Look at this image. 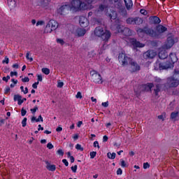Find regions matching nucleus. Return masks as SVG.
<instances>
[{
	"mask_svg": "<svg viewBox=\"0 0 179 179\" xmlns=\"http://www.w3.org/2000/svg\"><path fill=\"white\" fill-rule=\"evenodd\" d=\"M93 3V0H72L70 4L62 6L58 10V13L65 15L69 10L73 12H79L80 10H86L90 9V5Z\"/></svg>",
	"mask_w": 179,
	"mask_h": 179,
	"instance_id": "f257e3e1",
	"label": "nucleus"
},
{
	"mask_svg": "<svg viewBox=\"0 0 179 179\" xmlns=\"http://www.w3.org/2000/svg\"><path fill=\"white\" fill-rule=\"evenodd\" d=\"M118 60L122 63V66H127L130 65V71L138 72L141 71V66L138 63L134 61L131 57L127 56L124 52L119 54Z\"/></svg>",
	"mask_w": 179,
	"mask_h": 179,
	"instance_id": "f03ea898",
	"label": "nucleus"
},
{
	"mask_svg": "<svg viewBox=\"0 0 179 179\" xmlns=\"http://www.w3.org/2000/svg\"><path fill=\"white\" fill-rule=\"evenodd\" d=\"M167 31V27L159 24L156 27L155 31L153 30V29H148L146 30V33L148 36H150V37H155L156 38H159L163 33Z\"/></svg>",
	"mask_w": 179,
	"mask_h": 179,
	"instance_id": "7ed1b4c3",
	"label": "nucleus"
},
{
	"mask_svg": "<svg viewBox=\"0 0 179 179\" xmlns=\"http://www.w3.org/2000/svg\"><path fill=\"white\" fill-rule=\"evenodd\" d=\"M94 34L96 37H100L105 43H107L111 37V33L109 31L104 30L101 27L95 28Z\"/></svg>",
	"mask_w": 179,
	"mask_h": 179,
	"instance_id": "20e7f679",
	"label": "nucleus"
},
{
	"mask_svg": "<svg viewBox=\"0 0 179 179\" xmlns=\"http://www.w3.org/2000/svg\"><path fill=\"white\" fill-rule=\"evenodd\" d=\"M174 66L170 62H157L155 64V69H159V71H166L167 69H170L173 68Z\"/></svg>",
	"mask_w": 179,
	"mask_h": 179,
	"instance_id": "39448f33",
	"label": "nucleus"
},
{
	"mask_svg": "<svg viewBox=\"0 0 179 179\" xmlns=\"http://www.w3.org/2000/svg\"><path fill=\"white\" fill-rule=\"evenodd\" d=\"M90 75L92 76V82H94V83H98L99 85H101V83H103V79L101 78V76L96 71H91Z\"/></svg>",
	"mask_w": 179,
	"mask_h": 179,
	"instance_id": "423d86ee",
	"label": "nucleus"
},
{
	"mask_svg": "<svg viewBox=\"0 0 179 179\" xmlns=\"http://www.w3.org/2000/svg\"><path fill=\"white\" fill-rule=\"evenodd\" d=\"M178 40L174 39V36H169L167 38L166 42L163 45V48L164 50H170L173 45H174L175 43H177Z\"/></svg>",
	"mask_w": 179,
	"mask_h": 179,
	"instance_id": "0eeeda50",
	"label": "nucleus"
},
{
	"mask_svg": "<svg viewBox=\"0 0 179 179\" xmlns=\"http://www.w3.org/2000/svg\"><path fill=\"white\" fill-rule=\"evenodd\" d=\"M117 29L118 33H122L124 36H132V31L129 29V28L124 27L121 25H117Z\"/></svg>",
	"mask_w": 179,
	"mask_h": 179,
	"instance_id": "6e6552de",
	"label": "nucleus"
},
{
	"mask_svg": "<svg viewBox=\"0 0 179 179\" xmlns=\"http://www.w3.org/2000/svg\"><path fill=\"white\" fill-rule=\"evenodd\" d=\"M178 85V80H175L174 77H170L167 78L166 86H168V87H177Z\"/></svg>",
	"mask_w": 179,
	"mask_h": 179,
	"instance_id": "1a4fd4ad",
	"label": "nucleus"
},
{
	"mask_svg": "<svg viewBox=\"0 0 179 179\" xmlns=\"http://www.w3.org/2000/svg\"><path fill=\"white\" fill-rule=\"evenodd\" d=\"M153 83H148L146 85H141L139 87L141 90L138 91V93H141V92H152V87H153Z\"/></svg>",
	"mask_w": 179,
	"mask_h": 179,
	"instance_id": "9d476101",
	"label": "nucleus"
},
{
	"mask_svg": "<svg viewBox=\"0 0 179 179\" xmlns=\"http://www.w3.org/2000/svg\"><path fill=\"white\" fill-rule=\"evenodd\" d=\"M156 55H157V53L156 52V51H155L153 50H148L143 54V57L146 59H152L155 58V57H156Z\"/></svg>",
	"mask_w": 179,
	"mask_h": 179,
	"instance_id": "9b49d317",
	"label": "nucleus"
},
{
	"mask_svg": "<svg viewBox=\"0 0 179 179\" xmlns=\"http://www.w3.org/2000/svg\"><path fill=\"white\" fill-rule=\"evenodd\" d=\"M73 34L77 37H83V36L86 34V29L82 28H77L76 31L73 32Z\"/></svg>",
	"mask_w": 179,
	"mask_h": 179,
	"instance_id": "f8f14e48",
	"label": "nucleus"
},
{
	"mask_svg": "<svg viewBox=\"0 0 179 179\" xmlns=\"http://www.w3.org/2000/svg\"><path fill=\"white\" fill-rule=\"evenodd\" d=\"M79 22L81 27H87L89 26V21L85 17H80Z\"/></svg>",
	"mask_w": 179,
	"mask_h": 179,
	"instance_id": "ddd939ff",
	"label": "nucleus"
},
{
	"mask_svg": "<svg viewBox=\"0 0 179 179\" xmlns=\"http://www.w3.org/2000/svg\"><path fill=\"white\" fill-rule=\"evenodd\" d=\"M150 23L151 24H159L162 20H160V18L157 16H151L149 18Z\"/></svg>",
	"mask_w": 179,
	"mask_h": 179,
	"instance_id": "4468645a",
	"label": "nucleus"
},
{
	"mask_svg": "<svg viewBox=\"0 0 179 179\" xmlns=\"http://www.w3.org/2000/svg\"><path fill=\"white\" fill-rule=\"evenodd\" d=\"M131 43L132 45L138 48H143V47H145V44L141 43V42L136 41V39H132Z\"/></svg>",
	"mask_w": 179,
	"mask_h": 179,
	"instance_id": "2eb2a0df",
	"label": "nucleus"
},
{
	"mask_svg": "<svg viewBox=\"0 0 179 179\" xmlns=\"http://www.w3.org/2000/svg\"><path fill=\"white\" fill-rule=\"evenodd\" d=\"M169 59H170V63L172 64V65H174L177 61H178V59L177 58V55L176 53H171L169 55Z\"/></svg>",
	"mask_w": 179,
	"mask_h": 179,
	"instance_id": "dca6fc26",
	"label": "nucleus"
},
{
	"mask_svg": "<svg viewBox=\"0 0 179 179\" xmlns=\"http://www.w3.org/2000/svg\"><path fill=\"white\" fill-rule=\"evenodd\" d=\"M49 25L53 30H57L58 28V22L54 20H51L48 22Z\"/></svg>",
	"mask_w": 179,
	"mask_h": 179,
	"instance_id": "f3484780",
	"label": "nucleus"
},
{
	"mask_svg": "<svg viewBox=\"0 0 179 179\" xmlns=\"http://www.w3.org/2000/svg\"><path fill=\"white\" fill-rule=\"evenodd\" d=\"M158 55L160 59H166V57H169V55L166 50H160Z\"/></svg>",
	"mask_w": 179,
	"mask_h": 179,
	"instance_id": "a211bd4d",
	"label": "nucleus"
},
{
	"mask_svg": "<svg viewBox=\"0 0 179 179\" xmlns=\"http://www.w3.org/2000/svg\"><path fill=\"white\" fill-rule=\"evenodd\" d=\"M14 101H18L17 104L22 106L23 104V100H22V96L19 94L14 95Z\"/></svg>",
	"mask_w": 179,
	"mask_h": 179,
	"instance_id": "6ab92c4d",
	"label": "nucleus"
},
{
	"mask_svg": "<svg viewBox=\"0 0 179 179\" xmlns=\"http://www.w3.org/2000/svg\"><path fill=\"white\" fill-rule=\"evenodd\" d=\"M8 5L10 9H15L16 8V1L15 0H7Z\"/></svg>",
	"mask_w": 179,
	"mask_h": 179,
	"instance_id": "aec40b11",
	"label": "nucleus"
},
{
	"mask_svg": "<svg viewBox=\"0 0 179 179\" xmlns=\"http://www.w3.org/2000/svg\"><path fill=\"white\" fill-rule=\"evenodd\" d=\"M108 2L112 5H114L115 8H120V6H121V3L120 2V0H108Z\"/></svg>",
	"mask_w": 179,
	"mask_h": 179,
	"instance_id": "412c9836",
	"label": "nucleus"
},
{
	"mask_svg": "<svg viewBox=\"0 0 179 179\" xmlns=\"http://www.w3.org/2000/svg\"><path fill=\"white\" fill-rule=\"evenodd\" d=\"M160 89H162V84H155V87L154 89V93L155 96L159 95V92H160Z\"/></svg>",
	"mask_w": 179,
	"mask_h": 179,
	"instance_id": "4be33fe9",
	"label": "nucleus"
},
{
	"mask_svg": "<svg viewBox=\"0 0 179 179\" xmlns=\"http://www.w3.org/2000/svg\"><path fill=\"white\" fill-rule=\"evenodd\" d=\"M124 1L125 3L127 9L129 10V9H131L133 6L132 0H124Z\"/></svg>",
	"mask_w": 179,
	"mask_h": 179,
	"instance_id": "5701e85b",
	"label": "nucleus"
},
{
	"mask_svg": "<svg viewBox=\"0 0 179 179\" xmlns=\"http://www.w3.org/2000/svg\"><path fill=\"white\" fill-rule=\"evenodd\" d=\"M54 29L51 27L49 23L47 24L44 32L45 33H51Z\"/></svg>",
	"mask_w": 179,
	"mask_h": 179,
	"instance_id": "b1692460",
	"label": "nucleus"
},
{
	"mask_svg": "<svg viewBox=\"0 0 179 179\" xmlns=\"http://www.w3.org/2000/svg\"><path fill=\"white\" fill-rule=\"evenodd\" d=\"M143 20L141 17H134V24H142Z\"/></svg>",
	"mask_w": 179,
	"mask_h": 179,
	"instance_id": "393cba45",
	"label": "nucleus"
},
{
	"mask_svg": "<svg viewBox=\"0 0 179 179\" xmlns=\"http://www.w3.org/2000/svg\"><path fill=\"white\" fill-rule=\"evenodd\" d=\"M175 80H178L179 83V71L178 70H175V73L173 76H172Z\"/></svg>",
	"mask_w": 179,
	"mask_h": 179,
	"instance_id": "a878e982",
	"label": "nucleus"
},
{
	"mask_svg": "<svg viewBox=\"0 0 179 179\" xmlns=\"http://www.w3.org/2000/svg\"><path fill=\"white\" fill-rule=\"evenodd\" d=\"M178 111L176 112H172L171 113V120H176V118H177V117H178Z\"/></svg>",
	"mask_w": 179,
	"mask_h": 179,
	"instance_id": "bb28decb",
	"label": "nucleus"
},
{
	"mask_svg": "<svg viewBox=\"0 0 179 179\" xmlns=\"http://www.w3.org/2000/svg\"><path fill=\"white\" fill-rule=\"evenodd\" d=\"M107 156H108V159H111V160H114V159H115L116 154H115V152H113V153L108 152Z\"/></svg>",
	"mask_w": 179,
	"mask_h": 179,
	"instance_id": "cd10ccee",
	"label": "nucleus"
},
{
	"mask_svg": "<svg viewBox=\"0 0 179 179\" xmlns=\"http://www.w3.org/2000/svg\"><path fill=\"white\" fill-rule=\"evenodd\" d=\"M126 22L128 24H135V18L129 17Z\"/></svg>",
	"mask_w": 179,
	"mask_h": 179,
	"instance_id": "c85d7f7f",
	"label": "nucleus"
},
{
	"mask_svg": "<svg viewBox=\"0 0 179 179\" xmlns=\"http://www.w3.org/2000/svg\"><path fill=\"white\" fill-rule=\"evenodd\" d=\"M47 169H48V170H49V171H55L57 168H56L55 165L48 164V165H47Z\"/></svg>",
	"mask_w": 179,
	"mask_h": 179,
	"instance_id": "c756f323",
	"label": "nucleus"
},
{
	"mask_svg": "<svg viewBox=\"0 0 179 179\" xmlns=\"http://www.w3.org/2000/svg\"><path fill=\"white\" fill-rule=\"evenodd\" d=\"M148 29H150V28H144V29H142V28H138L137 29V33H145V34H148L146 33V30H148Z\"/></svg>",
	"mask_w": 179,
	"mask_h": 179,
	"instance_id": "7c9ffc66",
	"label": "nucleus"
},
{
	"mask_svg": "<svg viewBox=\"0 0 179 179\" xmlns=\"http://www.w3.org/2000/svg\"><path fill=\"white\" fill-rule=\"evenodd\" d=\"M42 72H43V73H45V75H50V69L43 68Z\"/></svg>",
	"mask_w": 179,
	"mask_h": 179,
	"instance_id": "2f4dec72",
	"label": "nucleus"
},
{
	"mask_svg": "<svg viewBox=\"0 0 179 179\" xmlns=\"http://www.w3.org/2000/svg\"><path fill=\"white\" fill-rule=\"evenodd\" d=\"M156 85H163V80L160 78H155Z\"/></svg>",
	"mask_w": 179,
	"mask_h": 179,
	"instance_id": "473e14b6",
	"label": "nucleus"
},
{
	"mask_svg": "<svg viewBox=\"0 0 179 179\" xmlns=\"http://www.w3.org/2000/svg\"><path fill=\"white\" fill-rule=\"evenodd\" d=\"M76 149H77V150H80V152H83V148L80 144H77L76 145Z\"/></svg>",
	"mask_w": 179,
	"mask_h": 179,
	"instance_id": "72a5a7b5",
	"label": "nucleus"
},
{
	"mask_svg": "<svg viewBox=\"0 0 179 179\" xmlns=\"http://www.w3.org/2000/svg\"><path fill=\"white\" fill-rule=\"evenodd\" d=\"M34 121L36 122H40V118H37L36 117H32L31 119V122H34Z\"/></svg>",
	"mask_w": 179,
	"mask_h": 179,
	"instance_id": "f704fd0d",
	"label": "nucleus"
},
{
	"mask_svg": "<svg viewBox=\"0 0 179 179\" xmlns=\"http://www.w3.org/2000/svg\"><path fill=\"white\" fill-rule=\"evenodd\" d=\"M57 43H58V44H61V45H64L65 44V41H64V40L61 38H57Z\"/></svg>",
	"mask_w": 179,
	"mask_h": 179,
	"instance_id": "c9c22d12",
	"label": "nucleus"
},
{
	"mask_svg": "<svg viewBox=\"0 0 179 179\" xmlns=\"http://www.w3.org/2000/svg\"><path fill=\"white\" fill-rule=\"evenodd\" d=\"M30 55V52H27L26 55V58L27 59H29L30 62H33V57H29V56Z\"/></svg>",
	"mask_w": 179,
	"mask_h": 179,
	"instance_id": "e433bc0d",
	"label": "nucleus"
},
{
	"mask_svg": "<svg viewBox=\"0 0 179 179\" xmlns=\"http://www.w3.org/2000/svg\"><path fill=\"white\" fill-rule=\"evenodd\" d=\"M96 155H97V152L93 151L91 152L90 155V159H94V157H96Z\"/></svg>",
	"mask_w": 179,
	"mask_h": 179,
	"instance_id": "4c0bfd02",
	"label": "nucleus"
},
{
	"mask_svg": "<svg viewBox=\"0 0 179 179\" xmlns=\"http://www.w3.org/2000/svg\"><path fill=\"white\" fill-rule=\"evenodd\" d=\"M27 122V117H24V118L22 120V124L23 128H24V127H26Z\"/></svg>",
	"mask_w": 179,
	"mask_h": 179,
	"instance_id": "58836bf2",
	"label": "nucleus"
},
{
	"mask_svg": "<svg viewBox=\"0 0 179 179\" xmlns=\"http://www.w3.org/2000/svg\"><path fill=\"white\" fill-rule=\"evenodd\" d=\"M38 110V107L35 106L34 108H31L30 111L32 113V114H36V111Z\"/></svg>",
	"mask_w": 179,
	"mask_h": 179,
	"instance_id": "ea45409f",
	"label": "nucleus"
},
{
	"mask_svg": "<svg viewBox=\"0 0 179 179\" xmlns=\"http://www.w3.org/2000/svg\"><path fill=\"white\" fill-rule=\"evenodd\" d=\"M27 111L26 110H24V108H22L21 110V115H22V117H24V115H26Z\"/></svg>",
	"mask_w": 179,
	"mask_h": 179,
	"instance_id": "a19ab883",
	"label": "nucleus"
},
{
	"mask_svg": "<svg viewBox=\"0 0 179 179\" xmlns=\"http://www.w3.org/2000/svg\"><path fill=\"white\" fill-rule=\"evenodd\" d=\"M71 170L73 173H76V171L78 170V165H75L74 166H71Z\"/></svg>",
	"mask_w": 179,
	"mask_h": 179,
	"instance_id": "79ce46f5",
	"label": "nucleus"
},
{
	"mask_svg": "<svg viewBox=\"0 0 179 179\" xmlns=\"http://www.w3.org/2000/svg\"><path fill=\"white\" fill-rule=\"evenodd\" d=\"M2 64H9V58L6 57L5 59L2 61Z\"/></svg>",
	"mask_w": 179,
	"mask_h": 179,
	"instance_id": "37998d69",
	"label": "nucleus"
},
{
	"mask_svg": "<svg viewBox=\"0 0 179 179\" xmlns=\"http://www.w3.org/2000/svg\"><path fill=\"white\" fill-rule=\"evenodd\" d=\"M149 167H150V165L149 164V163L145 162L143 164V169H149Z\"/></svg>",
	"mask_w": 179,
	"mask_h": 179,
	"instance_id": "c03bdc74",
	"label": "nucleus"
},
{
	"mask_svg": "<svg viewBox=\"0 0 179 179\" xmlns=\"http://www.w3.org/2000/svg\"><path fill=\"white\" fill-rule=\"evenodd\" d=\"M94 148H98V149H100V145H99V141L94 142Z\"/></svg>",
	"mask_w": 179,
	"mask_h": 179,
	"instance_id": "a18cd8bd",
	"label": "nucleus"
},
{
	"mask_svg": "<svg viewBox=\"0 0 179 179\" xmlns=\"http://www.w3.org/2000/svg\"><path fill=\"white\" fill-rule=\"evenodd\" d=\"M57 155H59V156H64V151L61 149H59L57 150Z\"/></svg>",
	"mask_w": 179,
	"mask_h": 179,
	"instance_id": "49530a36",
	"label": "nucleus"
},
{
	"mask_svg": "<svg viewBox=\"0 0 179 179\" xmlns=\"http://www.w3.org/2000/svg\"><path fill=\"white\" fill-rule=\"evenodd\" d=\"M99 10L101 12H103V10H104V9H106V6L101 4V6H99Z\"/></svg>",
	"mask_w": 179,
	"mask_h": 179,
	"instance_id": "de8ad7c7",
	"label": "nucleus"
},
{
	"mask_svg": "<svg viewBox=\"0 0 179 179\" xmlns=\"http://www.w3.org/2000/svg\"><path fill=\"white\" fill-rule=\"evenodd\" d=\"M140 13H141V15H148V11H146V10H144V9H141V10H140Z\"/></svg>",
	"mask_w": 179,
	"mask_h": 179,
	"instance_id": "09e8293b",
	"label": "nucleus"
},
{
	"mask_svg": "<svg viewBox=\"0 0 179 179\" xmlns=\"http://www.w3.org/2000/svg\"><path fill=\"white\" fill-rule=\"evenodd\" d=\"M121 162V166L122 167H127V163H125V161H124L123 159H120Z\"/></svg>",
	"mask_w": 179,
	"mask_h": 179,
	"instance_id": "8fccbe9b",
	"label": "nucleus"
},
{
	"mask_svg": "<svg viewBox=\"0 0 179 179\" xmlns=\"http://www.w3.org/2000/svg\"><path fill=\"white\" fill-rule=\"evenodd\" d=\"M9 79H10V76H7L6 77H3V80L4 82H8L9 80Z\"/></svg>",
	"mask_w": 179,
	"mask_h": 179,
	"instance_id": "3c124183",
	"label": "nucleus"
},
{
	"mask_svg": "<svg viewBox=\"0 0 179 179\" xmlns=\"http://www.w3.org/2000/svg\"><path fill=\"white\" fill-rule=\"evenodd\" d=\"M47 148H49V149H53L54 148V145H52V143H48L47 144Z\"/></svg>",
	"mask_w": 179,
	"mask_h": 179,
	"instance_id": "603ef678",
	"label": "nucleus"
},
{
	"mask_svg": "<svg viewBox=\"0 0 179 179\" xmlns=\"http://www.w3.org/2000/svg\"><path fill=\"white\" fill-rule=\"evenodd\" d=\"M43 24H44V21L41 20L36 22V26H43Z\"/></svg>",
	"mask_w": 179,
	"mask_h": 179,
	"instance_id": "864d4df0",
	"label": "nucleus"
},
{
	"mask_svg": "<svg viewBox=\"0 0 179 179\" xmlns=\"http://www.w3.org/2000/svg\"><path fill=\"white\" fill-rule=\"evenodd\" d=\"M38 82H43V76L41 74L37 76Z\"/></svg>",
	"mask_w": 179,
	"mask_h": 179,
	"instance_id": "5fc2aeb1",
	"label": "nucleus"
},
{
	"mask_svg": "<svg viewBox=\"0 0 179 179\" xmlns=\"http://www.w3.org/2000/svg\"><path fill=\"white\" fill-rule=\"evenodd\" d=\"M117 176H121V174H122V169H121V168H119L117 169Z\"/></svg>",
	"mask_w": 179,
	"mask_h": 179,
	"instance_id": "6e6d98bb",
	"label": "nucleus"
},
{
	"mask_svg": "<svg viewBox=\"0 0 179 179\" xmlns=\"http://www.w3.org/2000/svg\"><path fill=\"white\" fill-rule=\"evenodd\" d=\"M76 99H82V93L80 92H78L76 96Z\"/></svg>",
	"mask_w": 179,
	"mask_h": 179,
	"instance_id": "4d7b16f0",
	"label": "nucleus"
},
{
	"mask_svg": "<svg viewBox=\"0 0 179 179\" xmlns=\"http://www.w3.org/2000/svg\"><path fill=\"white\" fill-rule=\"evenodd\" d=\"M9 92H10V88L9 87H6L4 92L5 94H8Z\"/></svg>",
	"mask_w": 179,
	"mask_h": 179,
	"instance_id": "13d9d810",
	"label": "nucleus"
},
{
	"mask_svg": "<svg viewBox=\"0 0 179 179\" xmlns=\"http://www.w3.org/2000/svg\"><path fill=\"white\" fill-rule=\"evenodd\" d=\"M30 81V78H29V77H25L24 78L22 79V82H29Z\"/></svg>",
	"mask_w": 179,
	"mask_h": 179,
	"instance_id": "bf43d9fd",
	"label": "nucleus"
},
{
	"mask_svg": "<svg viewBox=\"0 0 179 179\" xmlns=\"http://www.w3.org/2000/svg\"><path fill=\"white\" fill-rule=\"evenodd\" d=\"M62 163H64V164H65L66 166H69V163L68 162V160L65 159L62 160Z\"/></svg>",
	"mask_w": 179,
	"mask_h": 179,
	"instance_id": "052dcab7",
	"label": "nucleus"
},
{
	"mask_svg": "<svg viewBox=\"0 0 179 179\" xmlns=\"http://www.w3.org/2000/svg\"><path fill=\"white\" fill-rule=\"evenodd\" d=\"M10 75L11 77L17 76V72H16V71H15V72L11 71Z\"/></svg>",
	"mask_w": 179,
	"mask_h": 179,
	"instance_id": "680f3d73",
	"label": "nucleus"
},
{
	"mask_svg": "<svg viewBox=\"0 0 179 179\" xmlns=\"http://www.w3.org/2000/svg\"><path fill=\"white\" fill-rule=\"evenodd\" d=\"M64 86V82H58L57 83V87H62Z\"/></svg>",
	"mask_w": 179,
	"mask_h": 179,
	"instance_id": "e2e57ef3",
	"label": "nucleus"
},
{
	"mask_svg": "<svg viewBox=\"0 0 179 179\" xmlns=\"http://www.w3.org/2000/svg\"><path fill=\"white\" fill-rule=\"evenodd\" d=\"M38 83H39L38 81L36 82V83H34V84L32 85V87H33L34 89H37V85H38Z\"/></svg>",
	"mask_w": 179,
	"mask_h": 179,
	"instance_id": "0e129e2a",
	"label": "nucleus"
},
{
	"mask_svg": "<svg viewBox=\"0 0 179 179\" xmlns=\"http://www.w3.org/2000/svg\"><path fill=\"white\" fill-rule=\"evenodd\" d=\"M101 106H102L103 107H108V101L103 102V103H101Z\"/></svg>",
	"mask_w": 179,
	"mask_h": 179,
	"instance_id": "69168bd1",
	"label": "nucleus"
},
{
	"mask_svg": "<svg viewBox=\"0 0 179 179\" xmlns=\"http://www.w3.org/2000/svg\"><path fill=\"white\" fill-rule=\"evenodd\" d=\"M107 141H108V137L107 136H103V142H107Z\"/></svg>",
	"mask_w": 179,
	"mask_h": 179,
	"instance_id": "338daca9",
	"label": "nucleus"
},
{
	"mask_svg": "<svg viewBox=\"0 0 179 179\" xmlns=\"http://www.w3.org/2000/svg\"><path fill=\"white\" fill-rule=\"evenodd\" d=\"M13 68H15V69H19V64H13Z\"/></svg>",
	"mask_w": 179,
	"mask_h": 179,
	"instance_id": "774afa93",
	"label": "nucleus"
}]
</instances>
